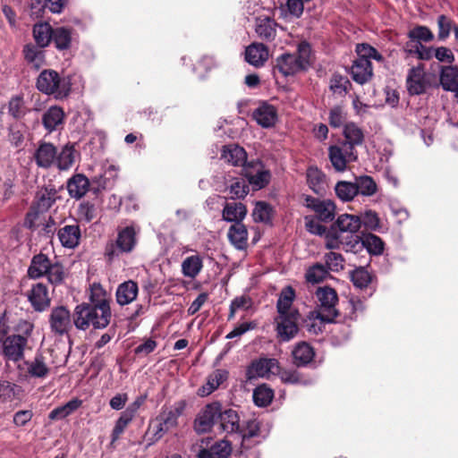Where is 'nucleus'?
<instances>
[{
	"label": "nucleus",
	"mask_w": 458,
	"mask_h": 458,
	"mask_svg": "<svg viewBox=\"0 0 458 458\" xmlns=\"http://www.w3.org/2000/svg\"><path fill=\"white\" fill-rule=\"evenodd\" d=\"M37 88L45 94L56 96L65 95L69 90L64 80L54 70H44L40 72L37 80Z\"/></svg>",
	"instance_id": "nucleus-5"
},
{
	"label": "nucleus",
	"mask_w": 458,
	"mask_h": 458,
	"mask_svg": "<svg viewBox=\"0 0 458 458\" xmlns=\"http://www.w3.org/2000/svg\"><path fill=\"white\" fill-rule=\"evenodd\" d=\"M89 189V181L82 174H74L67 182V191L69 195L73 199H81L86 195Z\"/></svg>",
	"instance_id": "nucleus-27"
},
{
	"label": "nucleus",
	"mask_w": 458,
	"mask_h": 458,
	"mask_svg": "<svg viewBox=\"0 0 458 458\" xmlns=\"http://www.w3.org/2000/svg\"><path fill=\"white\" fill-rule=\"evenodd\" d=\"M277 24L269 17H259L256 19L255 31L258 36L267 41H272L276 35Z\"/></svg>",
	"instance_id": "nucleus-32"
},
{
	"label": "nucleus",
	"mask_w": 458,
	"mask_h": 458,
	"mask_svg": "<svg viewBox=\"0 0 458 458\" xmlns=\"http://www.w3.org/2000/svg\"><path fill=\"white\" fill-rule=\"evenodd\" d=\"M247 215V208L241 202H226L222 211L223 219L231 223H242Z\"/></svg>",
	"instance_id": "nucleus-30"
},
{
	"label": "nucleus",
	"mask_w": 458,
	"mask_h": 458,
	"mask_svg": "<svg viewBox=\"0 0 458 458\" xmlns=\"http://www.w3.org/2000/svg\"><path fill=\"white\" fill-rule=\"evenodd\" d=\"M48 281L53 284H58L63 282L64 278V267L58 262L51 263L47 273L46 274Z\"/></svg>",
	"instance_id": "nucleus-61"
},
{
	"label": "nucleus",
	"mask_w": 458,
	"mask_h": 458,
	"mask_svg": "<svg viewBox=\"0 0 458 458\" xmlns=\"http://www.w3.org/2000/svg\"><path fill=\"white\" fill-rule=\"evenodd\" d=\"M33 157L38 167L47 169L55 164L56 148L52 143L42 142L35 150Z\"/></svg>",
	"instance_id": "nucleus-19"
},
{
	"label": "nucleus",
	"mask_w": 458,
	"mask_h": 458,
	"mask_svg": "<svg viewBox=\"0 0 458 458\" xmlns=\"http://www.w3.org/2000/svg\"><path fill=\"white\" fill-rule=\"evenodd\" d=\"M307 182L315 193L319 194L325 191V174L317 167L307 170Z\"/></svg>",
	"instance_id": "nucleus-45"
},
{
	"label": "nucleus",
	"mask_w": 458,
	"mask_h": 458,
	"mask_svg": "<svg viewBox=\"0 0 458 458\" xmlns=\"http://www.w3.org/2000/svg\"><path fill=\"white\" fill-rule=\"evenodd\" d=\"M20 387L8 381H0V401L3 403L11 402L17 395Z\"/></svg>",
	"instance_id": "nucleus-57"
},
{
	"label": "nucleus",
	"mask_w": 458,
	"mask_h": 458,
	"mask_svg": "<svg viewBox=\"0 0 458 458\" xmlns=\"http://www.w3.org/2000/svg\"><path fill=\"white\" fill-rule=\"evenodd\" d=\"M343 249L347 252H360L364 250L363 239L357 234H347L344 236Z\"/></svg>",
	"instance_id": "nucleus-55"
},
{
	"label": "nucleus",
	"mask_w": 458,
	"mask_h": 458,
	"mask_svg": "<svg viewBox=\"0 0 458 458\" xmlns=\"http://www.w3.org/2000/svg\"><path fill=\"white\" fill-rule=\"evenodd\" d=\"M316 296L318 301L317 318L324 322H332L338 315L336 292L328 286L319 287L316 292Z\"/></svg>",
	"instance_id": "nucleus-2"
},
{
	"label": "nucleus",
	"mask_w": 458,
	"mask_h": 458,
	"mask_svg": "<svg viewBox=\"0 0 458 458\" xmlns=\"http://www.w3.org/2000/svg\"><path fill=\"white\" fill-rule=\"evenodd\" d=\"M346 120V113L340 106H335L329 111V124L334 128L341 127Z\"/></svg>",
	"instance_id": "nucleus-60"
},
{
	"label": "nucleus",
	"mask_w": 458,
	"mask_h": 458,
	"mask_svg": "<svg viewBox=\"0 0 458 458\" xmlns=\"http://www.w3.org/2000/svg\"><path fill=\"white\" fill-rule=\"evenodd\" d=\"M235 437L241 440V446L243 449H252V447L260 444L264 439L260 434L259 424L256 420L248 421L244 428L239 429Z\"/></svg>",
	"instance_id": "nucleus-14"
},
{
	"label": "nucleus",
	"mask_w": 458,
	"mask_h": 458,
	"mask_svg": "<svg viewBox=\"0 0 458 458\" xmlns=\"http://www.w3.org/2000/svg\"><path fill=\"white\" fill-rule=\"evenodd\" d=\"M439 82L444 90L458 94V67H442L439 73Z\"/></svg>",
	"instance_id": "nucleus-28"
},
{
	"label": "nucleus",
	"mask_w": 458,
	"mask_h": 458,
	"mask_svg": "<svg viewBox=\"0 0 458 458\" xmlns=\"http://www.w3.org/2000/svg\"><path fill=\"white\" fill-rule=\"evenodd\" d=\"M305 206L314 211L320 221L329 222L335 218L336 207L335 202L330 199H320L307 196Z\"/></svg>",
	"instance_id": "nucleus-11"
},
{
	"label": "nucleus",
	"mask_w": 458,
	"mask_h": 458,
	"mask_svg": "<svg viewBox=\"0 0 458 458\" xmlns=\"http://www.w3.org/2000/svg\"><path fill=\"white\" fill-rule=\"evenodd\" d=\"M219 415V403H214L205 406L199 413L195 421L194 428L199 433H205L211 429Z\"/></svg>",
	"instance_id": "nucleus-16"
},
{
	"label": "nucleus",
	"mask_w": 458,
	"mask_h": 458,
	"mask_svg": "<svg viewBox=\"0 0 458 458\" xmlns=\"http://www.w3.org/2000/svg\"><path fill=\"white\" fill-rule=\"evenodd\" d=\"M243 174L254 190H260L270 181V173L259 161L250 162L243 166Z\"/></svg>",
	"instance_id": "nucleus-9"
},
{
	"label": "nucleus",
	"mask_w": 458,
	"mask_h": 458,
	"mask_svg": "<svg viewBox=\"0 0 458 458\" xmlns=\"http://www.w3.org/2000/svg\"><path fill=\"white\" fill-rule=\"evenodd\" d=\"M53 28L50 24L38 23L33 27V38L39 47H46L52 40Z\"/></svg>",
	"instance_id": "nucleus-42"
},
{
	"label": "nucleus",
	"mask_w": 458,
	"mask_h": 458,
	"mask_svg": "<svg viewBox=\"0 0 458 458\" xmlns=\"http://www.w3.org/2000/svg\"><path fill=\"white\" fill-rule=\"evenodd\" d=\"M74 148L72 146H64L62 151L57 154L55 164L60 170H68L74 162Z\"/></svg>",
	"instance_id": "nucleus-50"
},
{
	"label": "nucleus",
	"mask_w": 458,
	"mask_h": 458,
	"mask_svg": "<svg viewBox=\"0 0 458 458\" xmlns=\"http://www.w3.org/2000/svg\"><path fill=\"white\" fill-rule=\"evenodd\" d=\"M81 235V229L78 225H64L57 233L62 246L67 249L77 247L80 243Z\"/></svg>",
	"instance_id": "nucleus-21"
},
{
	"label": "nucleus",
	"mask_w": 458,
	"mask_h": 458,
	"mask_svg": "<svg viewBox=\"0 0 458 458\" xmlns=\"http://www.w3.org/2000/svg\"><path fill=\"white\" fill-rule=\"evenodd\" d=\"M231 452V443L224 439L213 445L209 449H201L198 454V458H228Z\"/></svg>",
	"instance_id": "nucleus-33"
},
{
	"label": "nucleus",
	"mask_w": 458,
	"mask_h": 458,
	"mask_svg": "<svg viewBox=\"0 0 458 458\" xmlns=\"http://www.w3.org/2000/svg\"><path fill=\"white\" fill-rule=\"evenodd\" d=\"M228 372L225 369H216L208 377L207 383L198 390L199 396H207L213 393L227 379Z\"/></svg>",
	"instance_id": "nucleus-34"
},
{
	"label": "nucleus",
	"mask_w": 458,
	"mask_h": 458,
	"mask_svg": "<svg viewBox=\"0 0 458 458\" xmlns=\"http://www.w3.org/2000/svg\"><path fill=\"white\" fill-rule=\"evenodd\" d=\"M299 312L277 314L276 318H275L276 330L278 337L282 341L288 342L296 336L299 331Z\"/></svg>",
	"instance_id": "nucleus-6"
},
{
	"label": "nucleus",
	"mask_w": 458,
	"mask_h": 458,
	"mask_svg": "<svg viewBox=\"0 0 458 458\" xmlns=\"http://www.w3.org/2000/svg\"><path fill=\"white\" fill-rule=\"evenodd\" d=\"M274 398V391L265 385L255 388L253 392V401L256 405L260 407L267 406Z\"/></svg>",
	"instance_id": "nucleus-51"
},
{
	"label": "nucleus",
	"mask_w": 458,
	"mask_h": 458,
	"mask_svg": "<svg viewBox=\"0 0 458 458\" xmlns=\"http://www.w3.org/2000/svg\"><path fill=\"white\" fill-rule=\"evenodd\" d=\"M295 293L291 286L284 288L276 302L277 314L299 312L293 307Z\"/></svg>",
	"instance_id": "nucleus-38"
},
{
	"label": "nucleus",
	"mask_w": 458,
	"mask_h": 458,
	"mask_svg": "<svg viewBox=\"0 0 458 458\" xmlns=\"http://www.w3.org/2000/svg\"><path fill=\"white\" fill-rule=\"evenodd\" d=\"M344 235L332 228V231L326 234V247L329 250L343 248Z\"/></svg>",
	"instance_id": "nucleus-63"
},
{
	"label": "nucleus",
	"mask_w": 458,
	"mask_h": 458,
	"mask_svg": "<svg viewBox=\"0 0 458 458\" xmlns=\"http://www.w3.org/2000/svg\"><path fill=\"white\" fill-rule=\"evenodd\" d=\"M268 59V50L262 43H253L245 50V60L255 67L263 66Z\"/></svg>",
	"instance_id": "nucleus-26"
},
{
	"label": "nucleus",
	"mask_w": 458,
	"mask_h": 458,
	"mask_svg": "<svg viewBox=\"0 0 458 458\" xmlns=\"http://www.w3.org/2000/svg\"><path fill=\"white\" fill-rule=\"evenodd\" d=\"M27 298L35 311L42 312L50 306L51 299L47 287L42 283L33 284L27 293Z\"/></svg>",
	"instance_id": "nucleus-15"
},
{
	"label": "nucleus",
	"mask_w": 458,
	"mask_h": 458,
	"mask_svg": "<svg viewBox=\"0 0 458 458\" xmlns=\"http://www.w3.org/2000/svg\"><path fill=\"white\" fill-rule=\"evenodd\" d=\"M111 309H98V306L82 303L76 306L73 314L75 327L81 330H86L89 326L95 328H105L111 319Z\"/></svg>",
	"instance_id": "nucleus-1"
},
{
	"label": "nucleus",
	"mask_w": 458,
	"mask_h": 458,
	"mask_svg": "<svg viewBox=\"0 0 458 458\" xmlns=\"http://www.w3.org/2000/svg\"><path fill=\"white\" fill-rule=\"evenodd\" d=\"M182 405L171 408L162 411L149 428V432L153 433L152 440L157 441L170 429L175 428L178 424V419L182 413Z\"/></svg>",
	"instance_id": "nucleus-4"
},
{
	"label": "nucleus",
	"mask_w": 458,
	"mask_h": 458,
	"mask_svg": "<svg viewBox=\"0 0 458 458\" xmlns=\"http://www.w3.org/2000/svg\"><path fill=\"white\" fill-rule=\"evenodd\" d=\"M354 182L357 188V195L372 196L377 192V183L369 175L356 177Z\"/></svg>",
	"instance_id": "nucleus-48"
},
{
	"label": "nucleus",
	"mask_w": 458,
	"mask_h": 458,
	"mask_svg": "<svg viewBox=\"0 0 458 458\" xmlns=\"http://www.w3.org/2000/svg\"><path fill=\"white\" fill-rule=\"evenodd\" d=\"M344 258L341 254L330 251L325 255L326 267L331 271L338 272L344 268Z\"/></svg>",
	"instance_id": "nucleus-59"
},
{
	"label": "nucleus",
	"mask_w": 458,
	"mask_h": 458,
	"mask_svg": "<svg viewBox=\"0 0 458 458\" xmlns=\"http://www.w3.org/2000/svg\"><path fill=\"white\" fill-rule=\"evenodd\" d=\"M228 239L238 250H244L248 244V231L242 223H236L229 227Z\"/></svg>",
	"instance_id": "nucleus-31"
},
{
	"label": "nucleus",
	"mask_w": 458,
	"mask_h": 458,
	"mask_svg": "<svg viewBox=\"0 0 458 458\" xmlns=\"http://www.w3.org/2000/svg\"><path fill=\"white\" fill-rule=\"evenodd\" d=\"M351 87L349 79L342 74L334 73L329 81L330 91L340 98L344 97Z\"/></svg>",
	"instance_id": "nucleus-44"
},
{
	"label": "nucleus",
	"mask_w": 458,
	"mask_h": 458,
	"mask_svg": "<svg viewBox=\"0 0 458 458\" xmlns=\"http://www.w3.org/2000/svg\"><path fill=\"white\" fill-rule=\"evenodd\" d=\"M275 69H277L284 76L293 75L303 70L301 62H298L297 55L284 54L276 59Z\"/></svg>",
	"instance_id": "nucleus-25"
},
{
	"label": "nucleus",
	"mask_w": 458,
	"mask_h": 458,
	"mask_svg": "<svg viewBox=\"0 0 458 458\" xmlns=\"http://www.w3.org/2000/svg\"><path fill=\"white\" fill-rule=\"evenodd\" d=\"M314 355L313 348L306 342L297 344L293 350V361L297 366L307 365L313 360Z\"/></svg>",
	"instance_id": "nucleus-40"
},
{
	"label": "nucleus",
	"mask_w": 458,
	"mask_h": 458,
	"mask_svg": "<svg viewBox=\"0 0 458 458\" xmlns=\"http://www.w3.org/2000/svg\"><path fill=\"white\" fill-rule=\"evenodd\" d=\"M351 279L356 287L362 289L369 285L371 276L364 267H360L351 273Z\"/></svg>",
	"instance_id": "nucleus-56"
},
{
	"label": "nucleus",
	"mask_w": 458,
	"mask_h": 458,
	"mask_svg": "<svg viewBox=\"0 0 458 458\" xmlns=\"http://www.w3.org/2000/svg\"><path fill=\"white\" fill-rule=\"evenodd\" d=\"M49 325L55 334L63 335L68 333L72 327L70 311L64 306L52 309L49 316Z\"/></svg>",
	"instance_id": "nucleus-12"
},
{
	"label": "nucleus",
	"mask_w": 458,
	"mask_h": 458,
	"mask_svg": "<svg viewBox=\"0 0 458 458\" xmlns=\"http://www.w3.org/2000/svg\"><path fill=\"white\" fill-rule=\"evenodd\" d=\"M364 249L368 250V252L379 255L384 250V242L377 235L372 233L365 234L363 237Z\"/></svg>",
	"instance_id": "nucleus-53"
},
{
	"label": "nucleus",
	"mask_w": 458,
	"mask_h": 458,
	"mask_svg": "<svg viewBox=\"0 0 458 458\" xmlns=\"http://www.w3.org/2000/svg\"><path fill=\"white\" fill-rule=\"evenodd\" d=\"M327 268L324 265L317 263L307 270L305 278L309 283L318 284L327 277Z\"/></svg>",
	"instance_id": "nucleus-52"
},
{
	"label": "nucleus",
	"mask_w": 458,
	"mask_h": 458,
	"mask_svg": "<svg viewBox=\"0 0 458 458\" xmlns=\"http://www.w3.org/2000/svg\"><path fill=\"white\" fill-rule=\"evenodd\" d=\"M252 118L262 128L274 127L277 122L276 108L267 102H262L252 113Z\"/></svg>",
	"instance_id": "nucleus-18"
},
{
	"label": "nucleus",
	"mask_w": 458,
	"mask_h": 458,
	"mask_svg": "<svg viewBox=\"0 0 458 458\" xmlns=\"http://www.w3.org/2000/svg\"><path fill=\"white\" fill-rule=\"evenodd\" d=\"M221 159L234 166L246 165L247 154L243 148L229 144L223 147Z\"/></svg>",
	"instance_id": "nucleus-23"
},
{
	"label": "nucleus",
	"mask_w": 458,
	"mask_h": 458,
	"mask_svg": "<svg viewBox=\"0 0 458 458\" xmlns=\"http://www.w3.org/2000/svg\"><path fill=\"white\" fill-rule=\"evenodd\" d=\"M249 192V186L243 180H237L229 186L231 199H242Z\"/></svg>",
	"instance_id": "nucleus-64"
},
{
	"label": "nucleus",
	"mask_w": 458,
	"mask_h": 458,
	"mask_svg": "<svg viewBox=\"0 0 458 458\" xmlns=\"http://www.w3.org/2000/svg\"><path fill=\"white\" fill-rule=\"evenodd\" d=\"M430 74L425 72L422 65L409 70L406 86L410 94L420 95L430 86Z\"/></svg>",
	"instance_id": "nucleus-10"
},
{
	"label": "nucleus",
	"mask_w": 458,
	"mask_h": 458,
	"mask_svg": "<svg viewBox=\"0 0 458 458\" xmlns=\"http://www.w3.org/2000/svg\"><path fill=\"white\" fill-rule=\"evenodd\" d=\"M218 419L220 428L224 432L233 436L238 434L240 429V418L235 411L228 409L222 411L221 405L219 404Z\"/></svg>",
	"instance_id": "nucleus-22"
},
{
	"label": "nucleus",
	"mask_w": 458,
	"mask_h": 458,
	"mask_svg": "<svg viewBox=\"0 0 458 458\" xmlns=\"http://www.w3.org/2000/svg\"><path fill=\"white\" fill-rule=\"evenodd\" d=\"M408 37L417 41V43L429 42L434 38L433 33L425 26H417L411 30L408 33Z\"/></svg>",
	"instance_id": "nucleus-58"
},
{
	"label": "nucleus",
	"mask_w": 458,
	"mask_h": 458,
	"mask_svg": "<svg viewBox=\"0 0 458 458\" xmlns=\"http://www.w3.org/2000/svg\"><path fill=\"white\" fill-rule=\"evenodd\" d=\"M192 251L194 253L186 257L181 264L182 274L190 279H195L199 275L203 268L204 261L202 255L195 250Z\"/></svg>",
	"instance_id": "nucleus-20"
},
{
	"label": "nucleus",
	"mask_w": 458,
	"mask_h": 458,
	"mask_svg": "<svg viewBox=\"0 0 458 458\" xmlns=\"http://www.w3.org/2000/svg\"><path fill=\"white\" fill-rule=\"evenodd\" d=\"M272 208L263 201H259L252 212V216L255 222L268 223L271 219Z\"/></svg>",
	"instance_id": "nucleus-54"
},
{
	"label": "nucleus",
	"mask_w": 458,
	"mask_h": 458,
	"mask_svg": "<svg viewBox=\"0 0 458 458\" xmlns=\"http://www.w3.org/2000/svg\"><path fill=\"white\" fill-rule=\"evenodd\" d=\"M328 157L333 167L337 172H344L347 164L357 159V156L348 145H334L328 148Z\"/></svg>",
	"instance_id": "nucleus-8"
},
{
	"label": "nucleus",
	"mask_w": 458,
	"mask_h": 458,
	"mask_svg": "<svg viewBox=\"0 0 458 458\" xmlns=\"http://www.w3.org/2000/svg\"><path fill=\"white\" fill-rule=\"evenodd\" d=\"M52 40L59 50L69 48L72 42L71 30L64 27L53 29Z\"/></svg>",
	"instance_id": "nucleus-49"
},
{
	"label": "nucleus",
	"mask_w": 458,
	"mask_h": 458,
	"mask_svg": "<svg viewBox=\"0 0 458 458\" xmlns=\"http://www.w3.org/2000/svg\"><path fill=\"white\" fill-rule=\"evenodd\" d=\"M344 135L345 141L342 142L344 145H348L352 150L354 147L361 145L364 140L362 130L354 123H347L344 128Z\"/></svg>",
	"instance_id": "nucleus-39"
},
{
	"label": "nucleus",
	"mask_w": 458,
	"mask_h": 458,
	"mask_svg": "<svg viewBox=\"0 0 458 458\" xmlns=\"http://www.w3.org/2000/svg\"><path fill=\"white\" fill-rule=\"evenodd\" d=\"M27 376L30 378L46 379L51 373V367L42 353H36L33 359L24 361Z\"/></svg>",
	"instance_id": "nucleus-17"
},
{
	"label": "nucleus",
	"mask_w": 458,
	"mask_h": 458,
	"mask_svg": "<svg viewBox=\"0 0 458 458\" xmlns=\"http://www.w3.org/2000/svg\"><path fill=\"white\" fill-rule=\"evenodd\" d=\"M64 113L59 106L49 107L43 114L42 122L47 131L52 132L57 130L64 122Z\"/></svg>",
	"instance_id": "nucleus-36"
},
{
	"label": "nucleus",
	"mask_w": 458,
	"mask_h": 458,
	"mask_svg": "<svg viewBox=\"0 0 458 458\" xmlns=\"http://www.w3.org/2000/svg\"><path fill=\"white\" fill-rule=\"evenodd\" d=\"M138 293V284L132 280H128L117 287L115 293L116 301L122 306L127 305L137 298Z\"/></svg>",
	"instance_id": "nucleus-29"
},
{
	"label": "nucleus",
	"mask_w": 458,
	"mask_h": 458,
	"mask_svg": "<svg viewBox=\"0 0 458 458\" xmlns=\"http://www.w3.org/2000/svg\"><path fill=\"white\" fill-rule=\"evenodd\" d=\"M89 300L92 306H98V309H110L107 293L100 284H93L90 286Z\"/></svg>",
	"instance_id": "nucleus-46"
},
{
	"label": "nucleus",
	"mask_w": 458,
	"mask_h": 458,
	"mask_svg": "<svg viewBox=\"0 0 458 458\" xmlns=\"http://www.w3.org/2000/svg\"><path fill=\"white\" fill-rule=\"evenodd\" d=\"M360 225L361 220L359 216L348 214L339 216L335 224V226L343 235L344 233L354 234L360 230Z\"/></svg>",
	"instance_id": "nucleus-35"
},
{
	"label": "nucleus",
	"mask_w": 458,
	"mask_h": 458,
	"mask_svg": "<svg viewBox=\"0 0 458 458\" xmlns=\"http://www.w3.org/2000/svg\"><path fill=\"white\" fill-rule=\"evenodd\" d=\"M82 402L77 398L72 399L65 404L58 406L52 410L48 418L52 420H63L78 410Z\"/></svg>",
	"instance_id": "nucleus-43"
},
{
	"label": "nucleus",
	"mask_w": 458,
	"mask_h": 458,
	"mask_svg": "<svg viewBox=\"0 0 458 458\" xmlns=\"http://www.w3.org/2000/svg\"><path fill=\"white\" fill-rule=\"evenodd\" d=\"M27 344L28 339L26 336H21V335L6 336L2 344L4 358L13 362L22 360Z\"/></svg>",
	"instance_id": "nucleus-7"
},
{
	"label": "nucleus",
	"mask_w": 458,
	"mask_h": 458,
	"mask_svg": "<svg viewBox=\"0 0 458 458\" xmlns=\"http://www.w3.org/2000/svg\"><path fill=\"white\" fill-rule=\"evenodd\" d=\"M42 48L33 44H27L23 48L25 60L36 69H39L45 62V53Z\"/></svg>",
	"instance_id": "nucleus-41"
},
{
	"label": "nucleus",
	"mask_w": 458,
	"mask_h": 458,
	"mask_svg": "<svg viewBox=\"0 0 458 458\" xmlns=\"http://www.w3.org/2000/svg\"><path fill=\"white\" fill-rule=\"evenodd\" d=\"M136 234L137 232L132 225L119 230L115 242L108 243L106 247V255L108 259H113L120 254L131 252L137 243Z\"/></svg>",
	"instance_id": "nucleus-3"
},
{
	"label": "nucleus",
	"mask_w": 458,
	"mask_h": 458,
	"mask_svg": "<svg viewBox=\"0 0 458 458\" xmlns=\"http://www.w3.org/2000/svg\"><path fill=\"white\" fill-rule=\"evenodd\" d=\"M352 78L359 84H364L372 77L370 60L357 58L351 68Z\"/></svg>",
	"instance_id": "nucleus-24"
},
{
	"label": "nucleus",
	"mask_w": 458,
	"mask_h": 458,
	"mask_svg": "<svg viewBox=\"0 0 458 458\" xmlns=\"http://www.w3.org/2000/svg\"><path fill=\"white\" fill-rule=\"evenodd\" d=\"M132 420L133 418L125 411H123L121 413L119 419L116 420L115 425L113 428L112 442H114L119 438L120 435L124 431L125 428Z\"/></svg>",
	"instance_id": "nucleus-62"
},
{
	"label": "nucleus",
	"mask_w": 458,
	"mask_h": 458,
	"mask_svg": "<svg viewBox=\"0 0 458 458\" xmlns=\"http://www.w3.org/2000/svg\"><path fill=\"white\" fill-rule=\"evenodd\" d=\"M278 372V361L276 359L264 358L251 363L247 370V377L250 380L256 377H269Z\"/></svg>",
	"instance_id": "nucleus-13"
},
{
	"label": "nucleus",
	"mask_w": 458,
	"mask_h": 458,
	"mask_svg": "<svg viewBox=\"0 0 458 458\" xmlns=\"http://www.w3.org/2000/svg\"><path fill=\"white\" fill-rule=\"evenodd\" d=\"M336 196L342 201H351L357 196V188L355 182L347 181H339L335 186Z\"/></svg>",
	"instance_id": "nucleus-47"
},
{
	"label": "nucleus",
	"mask_w": 458,
	"mask_h": 458,
	"mask_svg": "<svg viewBox=\"0 0 458 458\" xmlns=\"http://www.w3.org/2000/svg\"><path fill=\"white\" fill-rule=\"evenodd\" d=\"M51 263V260L45 254L35 255L28 269L29 276L36 279L46 276Z\"/></svg>",
	"instance_id": "nucleus-37"
}]
</instances>
